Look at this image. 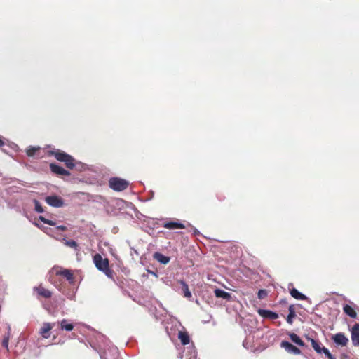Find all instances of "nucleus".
Returning a JSON list of instances; mask_svg holds the SVG:
<instances>
[{
  "mask_svg": "<svg viewBox=\"0 0 359 359\" xmlns=\"http://www.w3.org/2000/svg\"><path fill=\"white\" fill-rule=\"evenodd\" d=\"M5 142L2 139V137L0 136V148L4 147L5 145Z\"/></svg>",
  "mask_w": 359,
  "mask_h": 359,
  "instance_id": "473e14b6",
  "label": "nucleus"
},
{
  "mask_svg": "<svg viewBox=\"0 0 359 359\" xmlns=\"http://www.w3.org/2000/svg\"><path fill=\"white\" fill-rule=\"evenodd\" d=\"M215 295L217 298H222L224 299H226L227 301H229L231 298V295L230 293L222 290L221 289H215L214 291Z\"/></svg>",
  "mask_w": 359,
  "mask_h": 359,
  "instance_id": "4468645a",
  "label": "nucleus"
},
{
  "mask_svg": "<svg viewBox=\"0 0 359 359\" xmlns=\"http://www.w3.org/2000/svg\"><path fill=\"white\" fill-rule=\"evenodd\" d=\"M45 201L49 205L55 208H60L64 205L62 198L57 196H47L46 197Z\"/></svg>",
  "mask_w": 359,
  "mask_h": 359,
  "instance_id": "20e7f679",
  "label": "nucleus"
},
{
  "mask_svg": "<svg viewBox=\"0 0 359 359\" xmlns=\"http://www.w3.org/2000/svg\"><path fill=\"white\" fill-rule=\"evenodd\" d=\"M162 226L170 230L185 229V226L183 224L174 221L164 222Z\"/></svg>",
  "mask_w": 359,
  "mask_h": 359,
  "instance_id": "1a4fd4ad",
  "label": "nucleus"
},
{
  "mask_svg": "<svg viewBox=\"0 0 359 359\" xmlns=\"http://www.w3.org/2000/svg\"><path fill=\"white\" fill-rule=\"evenodd\" d=\"M351 340L353 346H359V324H355L351 330Z\"/></svg>",
  "mask_w": 359,
  "mask_h": 359,
  "instance_id": "6e6552de",
  "label": "nucleus"
},
{
  "mask_svg": "<svg viewBox=\"0 0 359 359\" xmlns=\"http://www.w3.org/2000/svg\"><path fill=\"white\" fill-rule=\"evenodd\" d=\"M178 338L183 345H187L190 342V337L187 332L180 331Z\"/></svg>",
  "mask_w": 359,
  "mask_h": 359,
  "instance_id": "f3484780",
  "label": "nucleus"
},
{
  "mask_svg": "<svg viewBox=\"0 0 359 359\" xmlns=\"http://www.w3.org/2000/svg\"><path fill=\"white\" fill-rule=\"evenodd\" d=\"M60 328L62 330L72 331L74 329V325L72 323H69L67 320L63 319L60 322Z\"/></svg>",
  "mask_w": 359,
  "mask_h": 359,
  "instance_id": "aec40b11",
  "label": "nucleus"
},
{
  "mask_svg": "<svg viewBox=\"0 0 359 359\" xmlns=\"http://www.w3.org/2000/svg\"><path fill=\"white\" fill-rule=\"evenodd\" d=\"M268 293L266 290H259L257 293V297L259 299H264L267 296Z\"/></svg>",
  "mask_w": 359,
  "mask_h": 359,
  "instance_id": "bb28decb",
  "label": "nucleus"
},
{
  "mask_svg": "<svg viewBox=\"0 0 359 359\" xmlns=\"http://www.w3.org/2000/svg\"><path fill=\"white\" fill-rule=\"evenodd\" d=\"M290 293L291 296L297 299V300H306L307 297L304 294L299 292L296 288H292L290 290Z\"/></svg>",
  "mask_w": 359,
  "mask_h": 359,
  "instance_id": "2eb2a0df",
  "label": "nucleus"
},
{
  "mask_svg": "<svg viewBox=\"0 0 359 359\" xmlns=\"http://www.w3.org/2000/svg\"><path fill=\"white\" fill-rule=\"evenodd\" d=\"M50 168L53 173L57 175L69 176L71 175L68 170L55 163H50Z\"/></svg>",
  "mask_w": 359,
  "mask_h": 359,
  "instance_id": "423d86ee",
  "label": "nucleus"
},
{
  "mask_svg": "<svg viewBox=\"0 0 359 359\" xmlns=\"http://www.w3.org/2000/svg\"><path fill=\"white\" fill-rule=\"evenodd\" d=\"M39 219H40L42 222H43L44 224H46V220H47V219H46V218H45V217H43V216H40V217H39Z\"/></svg>",
  "mask_w": 359,
  "mask_h": 359,
  "instance_id": "72a5a7b5",
  "label": "nucleus"
},
{
  "mask_svg": "<svg viewBox=\"0 0 359 359\" xmlns=\"http://www.w3.org/2000/svg\"><path fill=\"white\" fill-rule=\"evenodd\" d=\"M322 353H323L327 358L332 355L329 350L325 347L322 348Z\"/></svg>",
  "mask_w": 359,
  "mask_h": 359,
  "instance_id": "c756f323",
  "label": "nucleus"
},
{
  "mask_svg": "<svg viewBox=\"0 0 359 359\" xmlns=\"http://www.w3.org/2000/svg\"><path fill=\"white\" fill-rule=\"evenodd\" d=\"M63 241H64V244L66 245V246H68L69 248H72L73 249H74L75 250H77L79 251V245L78 243L73 241V240H66V239H63Z\"/></svg>",
  "mask_w": 359,
  "mask_h": 359,
  "instance_id": "5701e85b",
  "label": "nucleus"
},
{
  "mask_svg": "<svg viewBox=\"0 0 359 359\" xmlns=\"http://www.w3.org/2000/svg\"><path fill=\"white\" fill-rule=\"evenodd\" d=\"M107 277L113 278L114 271L110 269L109 266L107 269L102 271Z\"/></svg>",
  "mask_w": 359,
  "mask_h": 359,
  "instance_id": "cd10ccee",
  "label": "nucleus"
},
{
  "mask_svg": "<svg viewBox=\"0 0 359 359\" xmlns=\"http://www.w3.org/2000/svg\"><path fill=\"white\" fill-rule=\"evenodd\" d=\"M297 316L295 313L294 306V305H290L289 306V314L286 318L287 322L292 325L293 323V318H294Z\"/></svg>",
  "mask_w": 359,
  "mask_h": 359,
  "instance_id": "6ab92c4d",
  "label": "nucleus"
},
{
  "mask_svg": "<svg viewBox=\"0 0 359 359\" xmlns=\"http://www.w3.org/2000/svg\"><path fill=\"white\" fill-rule=\"evenodd\" d=\"M93 262L96 268L99 271H104L109 266V262L107 258H102V257L97 253L93 256Z\"/></svg>",
  "mask_w": 359,
  "mask_h": 359,
  "instance_id": "7ed1b4c3",
  "label": "nucleus"
},
{
  "mask_svg": "<svg viewBox=\"0 0 359 359\" xmlns=\"http://www.w3.org/2000/svg\"><path fill=\"white\" fill-rule=\"evenodd\" d=\"M57 276H61L65 278L70 284H73L74 283V276L72 271L70 269H62L56 271Z\"/></svg>",
  "mask_w": 359,
  "mask_h": 359,
  "instance_id": "0eeeda50",
  "label": "nucleus"
},
{
  "mask_svg": "<svg viewBox=\"0 0 359 359\" xmlns=\"http://www.w3.org/2000/svg\"><path fill=\"white\" fill-rule=\"evenodd\" d=\"M258 313L262 317L265 318L276 320L278 318V315L276 313L269 310L259 309Z\"/></svg>",
  "mask_w": 359,
  "mask_h": 359,
  "instance_id": "ddd939ff",
  "label": "nucleus"
},
{
  "mask_svg": "<svg viewBox=\"0 0 359 359\" xmlns=\"http://www.w3.org/2000/svg\"><path fill=\"white\" fill-rule=\"evenodd\" d=\"M309 340L311 343V346L313 348V349L318 353H322V348L320 347L319 343L316 341L315 339L309 338Z\"/></svg>",
  "mask_w": 359,
  "mask_h": 359,
  "instance_id": "b1692460",
  "label": "nucleus"
},
{
  "mask_svg": "<svg viewBox=\"0 0 359 359\" xmlns=\"http://www.w3.org/2000/svg\"><path fill=\"white\" fill-rule=\"evenodd\" d=\"M329 359H336L332 355L328 358Z\"/></svg>",
  "mask_w": 359,
  "mask_h": 359,
  "instance_id": "f704fd0d",
  "label": "nucleus"
},
{
  "mask_svg": "<svg viewBox=\"0 0 359 359\" xmlns=\"http://www.w3.org/2000/svg\"><path fill=\"white\" fill-rule=\"evenodd\" d=\"M46 224L50 226H55L56 224V223L54 221L48 219H47Z\"/></svg>",
  "mask_w": 359,
  "mask_h": 359,
  "instance_id": "2f4dec72",
  "label": "nucleus"
},
{
  "mask_svg": "<svg viewBox=\"0 0 359 359\" xmlns=\"http://www.w3.org/2000/svg\"><path fill=\"white\" fill-rule=\"evenodd\" d=\"M289 336L290 339L296 344L299 345V346H305L304 342L300 339V337L297 334L294 333H291L289 334Z\"/></svg>",
  "mask_w": 359,
  "mask_h": 359,
  "instance_id": "412c9836",
  "label": "nucleus"
},
{
  "mask_svg": "<svg viewBox=\"0 0 359 359\" xmlns=\"http://www.w3.org/2000/svg\"><path fill=\"white\" fill-rule=\"evenodd\" d=\"M180 283L182 285V290L184 293V296L187 298L191 297V293L189 291L188 285L184 280H180Z\"/></svg>",
  "mask_w": 359,
  "mask_h": 359,
  "instance_id": "4be33fe9",
  "label": "nucleus"
},
{
  "mask_svg": "<svg viewBox=\"0 0 359 359\" xmlns=\"http://www.w3.org/2000/svg\"><path fill=\"white\" fill-rule=\"evenodd\" d=\"M40 148L39 147H29L28 148H27L26 149V154L28 156H34L36 152L38 151H39Z\"/></svg>",
  "mask_w": 359,
  "mask_h": 359,
  "instance_id": "393cba45",
  "label": "nucleus"
},
{
  "mask_svg": "<svg viewBox=\"0 0 359 359\" xmlns=\"http://www.w3.org/2000/svg\"><path fill=\"white\" fill-rule=\"evenodd\" d=\"M109 185L113 190L116 191H121L128 188L129 183L123 179L112 177L109 181Z\"/></svg>",
  "mask_w": 359,
  "mask_h": 359,
  "instance_id": "f03ea898",
  "label": "nucleus"
},
{
  "mask_svg": "<svg viewBox=\"0 0 359 359\" xmlns=\"http://www.w3.org/2000/svg\"><path fill=\"white\" fill-rule=\"evenodd\" d=\"M34 290L36 292L38 295L42 297L47 299L51 297L52 296V292L50 290L46 289L41 284L37 287H35Z\"/></svg>",
  "mask_w": 359,
  "mask_h": 359,
  "instance_id": "9b49d317",
  "label": "nucleus"
},
{
  "mask_svg": "<svg viewBox=\"0 0 359 359\" xmlns=\"http://www.w3.org/2000/svg\"><path fill=\"white\" fill-rule=\"evenodd\" d=\"M53 326L50 323H45L39 330L40 334L45 339L50 337V331L53 329Z\"/></svg>",
  "mask_w": 359,
  "mask_h": 359,
  "instance_id": "f8f14e48",
  "label": "nucleus"
},
{
  "mask_svg": "<svg viewBox=\"0 0 359 359\" xmlns=\"http://www.w3.org/2000/svg\"><path fill=\"white\" fill-rule=\"evenodd\" d=\"M280 346L284 348L285 350L290 353H292L294 355L301 354L302 351L299 348L292 344L291 343L287 341H283L280 344Z\"/></svg>",
  "mask_w": 359,
  "mask_h": 359,
  "instance_id": "39448f33",
  "label": "nucleus"
},
{
  "mask_svg": "<svg viewBox=\"0 0 359 359\" xmlns=\"http://www.w3.org/2000/svg\"><path fill=\"white\" fill-rule=\"evenodd\" d=\"M57 229L58 230H60V231H67V228L66 226H64V225H60V226H57Z\"/></svg>",
  "mask_w": 359,
  "mask_h": 359,
  "instance_id": "7c9ffc66",
  "label": "nucleus"
},
{
  "mask_svg": "<svg viewBox=\"0 0 359 359\" xmlns=\"http://www.w3.org/2000/svg\"><path fill=\"white\" fill-rule=\"evenodd\" d=\"M34 209H35L36 212H37L39 213L43 212V208L42 205H41V203L37 200H34Z\"/></svg>",
  "mask_w": 359,
  "mask_h": 359,
  "instance_id": "a878e982",
  "label": "nucleus"
},
{
  "mask_svg": "<svg viewBox=\"0 0 359 359\" xmlns=\"http://www.w3.org/2000/svg\"><path fill=\"white\" fill-rule=\"evenodd\" d=\"M154 257L160 263L166 264L170 262V257L163 255V254L160 252H156L154 255Z\"/></svg>",
  "mask_w": 359,
  "mask_h": 359,
  "instance_id": "a211bd4d",
  "label": "nucleus"
},
{
  "mask_svg": "<svg viewBox=\"0 0 359 359\" xmlns=\"http://www.w3.org/2000/svg\"><path fill=\"white\" fill-rule=\"evenodd\" d=\"M343 311L347 316L352 318H355L357 317V313L355 309L348 304H345L344 306Z\"/></svg>",
  "mask_w": 359,
  "mask_h": 359,
  "instance_id": "dca6fc26",
  "label": "nucleus"
},
{
  "mask_svg": "<svg viewBox=\"0 0 359 359\" xmlns=\"http://www.w3.org/2000/svg\"><path fill=\"white\" fill-rule=\"evenodd\" d=\"M332 339L337 344L342 346H346L348 342V338L341 332L334 334L332 337Z\"/></svg>",
  "mask_w": 359,
  "mask_h": 359,
  "instance_id": "9d476101",
  "label": "nucleus"
},
{
  "mask_svg": "<svg viewBox=\"0 0 359 359\" xmlns=\"http://www.w3.org/2000/svg\"><path fill=\"white\" fill-rule=\"evenodd\" d=\"M8 341H9V338L5 337L2 341L3 346L5 347L7 350H8Z\"/></svg>",
  "mask_w": 359,
  "mask_h": 359,
  "instance_id": "c85d7f7f",
  "label": "nucleus"
},
{
  "mask_svg": "<svg viewBox=\"0 0 359 359\" xmlns=\"http://www.w3.org/2000/svg\"><path fill=\"white\" fill-rule=\"evenodd\" d=\"M48 155L53 156L57 161L65 163L67 168L73 169L75 167V159L63 151L59 149L51 150L48 151Z\"/></svg>",
  "mask_w": 359,
  "mask_h": 359,
  "instance_id": "f257e3e1",
  "label": "nucleus"
}]
</instances>
